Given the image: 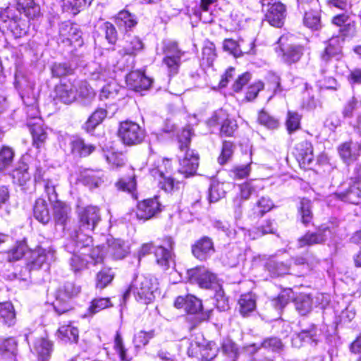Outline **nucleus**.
Here are the masks:
<instances>
[{
	"label": "nucleus",
	"instance_id": "obj_1",
	"mask_svg": "<svg viewBox=\"0 0 361 361\" xmlns=\"http://www.w3.org/2000/svg\"><path fill=\"white\" fill-rule=\"evenodd\" d=\"M56 250L52 246L38 245L34 250H30L27 257L26 267L20 273H15L14 278L27 281L30 278L31 270L48 267L56 260Z\"/></svg>",
	"mask_w": 361,
	"mask_h": 361
},
{
	"label": "nucleus",
	"instance_id": "obj_2",
	"mask_svg": "<svg viewBox=\"0 0 361 361\" xmlns=\"http://www.w3.org/2000/svg\"><path fill=\"white\" fill-rule=\"evenodd\" d=\"M149 161L152 163L149 171L152 176L161 179L159 183L160 188L167 193L172 194L178 191L181 183L176 180L171 176H167L171 169V161L168 159L156 157L154 155L149 157Z\"/></svg>",
	"mask_w": 361,
	"mask_h": 361
},
{
	"label": "nucleus",
	"instance_id": "obj_3",
	"mask_svg": "<svg viewBox=\"0 0 361 361\" xmlns=\"http://www.w3.org/2000/svg\"><path fill=\"white\" fill-rule=\"evenodd\" d=\"M335 195L341 200L357 204L361 200V164H356L352 175L338 187Z\"/></svg>",
	"mask_w": 361,
	"mask_h": 361
},
{
	"label": "nucleus",
	"instance_id": "obj_4",
	"mask_svg": "<svg viewBox=\"0 0 361 361\" xmlns=\"http://www.w3.org/2000/svg\"><path fill=\"white\" fill-rule=\"evenodd\" d=\"M70 237V242L66 244L65 247L68 252L73 253L70 259V266L74 272H77L85 269L88 261L85 258V253L81 252L79 255L76 252L92 245V240L89 235L78 232H75V235H71Z\"/></svg>",
	"mask_w": 361,
	"mask_h": 361
},
{
	"label": "nucleus",
	"instance_id": "obj_5",
	"mask_svg": "<svg viewBox=\"0 0 361 361\" xmlns=\"http://www.w3.org/2000/svg\"><path fill=\"white\" fill-rule=\"evenodd\" d=\"M77 213L79 219L80 231H75L71 235H75V232L86 234L85 232L93 231L101 221L99 209L95 206L78 207ZM87 235L88 234L87 233Z\"/></svg>",
	"mask_w": 361,
	"mask_h": 361
},
{
	"label": "nucleus",
	"instance_id": "obj_6",
	"mask_svg": "<svg viewBox=\"0 0 361 361\" xmlns=\"http://www.w3.org/2000/svg\"><path fill=\"white\" fill-rule=\"evenodd\" d=\"M187 276L191 283H197L202 288L209 289L218 286L216 275L204 267L188 270Z\"/></svg>",
	"mask_w": 361,
	"mask_h": 361
},
{
	"label": "nucleus",
	"instance_id": "obj_7",
	"mask_svg": "<svg viewBox=\"0 0 361 361\" xmlns=\"http://www.w3.org/2000/svg\"><path fill=\"white\" fill-rule=\"evenodd\" d=\"M164 54L163 63L167 67L169 75L177 74L185 52L178 48L177 42L169 41L164 46Z\"/></svg>",
	"mask_w": 361,
	"mask_h": 361
},
{
	"label": "nucleus",
	"instance_id": "obj_8",
	"mask_svg": "<svg viewBox=\"0 0 361 361\" xmlns=\"http://www.w3.org/2000/svg\"><path fill=\"white\" fill-rule=\"evenodd\" d=\"M59 42L65 46L81 47L83 44L82 32L76 24L62 23L59 26Z\"/></svg>",
	"mask_w": 361,
	"mask_h": 361
},
{
	"label": "nucleus",
	"instance_id": "obj_9",
	"mask_svg": "<svg viewBox=\"0 0 361 361\" xmlns=\"http://www.w3.org/2000/svg\"><path fill=\"white\" fill-rule=\"evenodd\" d=\"M167 247L157 246L154 254L156 263L164 270H167L175 265L174 254L173 252V241L171 238L165 239Z\"/></svg>",
	"mask_w": 361,
	"mask_h": 361
},
{
	"label": "nucleus",
	"instance_id": "obj_10",
	"mask_svg": "<svg viewBox=\"0 0 361 361\" xmlns=\"http://www.w3.org/2000/svg\"><path fill=\"white\" fill-rule=\"evenodd\" d=\"M139 288L137 294L144 303H149L154 298V293L158 290L157 279L152 275H142L139 277Z\"/></svg>",
	"mask_w": 361,
	"mask_h": 361
},
{
	"label": "nucleus",
	"instance_id": "obj_11",
	"mask_svg": "<svg viewBox=\"0 0 361 361\" xmlns=\"http://www.w3.org/2000/svg\"><path fill=\"white\" fill-rule=\"evenodd\" d=\"M178 172L188 177L196 173L199 166V157L193 150L186 149L183 152H180Z\"/></svg>",
	"mask_w": 361,
	"mask_h": 361
},
{
	"label": "nucleus",
	"instance_id": "obj_12",
	"mask_svg": "<svg viewBox=\"0 0 361 361\" xmlns=\"http://www.w3.org/2000/svg\"><path fill=\"white\" fill-rule=\"evenodd\" d=\"M342 114L353 127L361 129V100L353 97L343 106Z\"/></svg>",
	"mask_w": 361,
	"mask_h": 361
},
{
	"label": "nucleus",
	"instance_id": "obj_13",
	"mask_svg": "<svg viewBox=\"0 0 361 361\" xmlns=\"http://www.w3.org/2000/svg\"><path fill=\"white\" fill-rule=\"evenodd\" d=\"M210 126L221 124V133L226 136H231L237 128L235 120L227 118V114L223 109L215 111L209 120Z\"/></svg>",
	"mask_w": 361,
	"mask_h": 361
},
{
	"label": "nucleus",
	"instance_id": "obj_14",
	"mask_svg": "<svg viewBox=\"0 0 361 361\" xmlns=\"http://www.w3.org/2000/svg\"><path fill=\"white\" fill-rule=\"evenodd\" d=\"M161 207L157 197L145 200L137 204V219L148 220L161 211Z\"/></svg>",
	"mask_w": 361,
	"mask_h": 361
},
{
	"label": "nucleus",
	"instance_id": "obj_15",
	"mask_svg": "<svg viewBox=\"0 0 361 361\" xmlns=\"http://www.w3.org/2000/svg\"><path fill=\"white\" fill-rule=\"evenodd\" d=\"M267 4L269 8L265 15L266 20L274 27H281L283 25L286 16V6L281 2H274Z\"/></svg>",
	"mask_w": 361,
	"mask_h": 361
},
{
	"label": "nucleus",
	"instance_id": "obj_16",
	"mask_svg": "<svg viewBox=\"0 0 361 361\" xmlns=\"http://www.w3.org/2000/svg\"><path fill=\"white\" fill-rule=\"evenodd\" d=\"M344 42L343 37H333L329 42L322 55V61L327 63L331 59L339 60L342 57V47Z\"/></svg>",
	"mask_w": 361,
	"mask_h": 361
},
{
	"label": "nucleus",
	"instance_id": "obj_17",
	"mask_svg": "<svg viewBox=\"0 0 361 361\" xmlns=\"http://www.w3.org/2000/svg\"><path fill=\"white\" fill-rule=\"evenodd\" d=\"M192 252L197 259L206 260L214 252L212 240L207 236L202 237L192 245Z\"/></svg>",
	"mask_w": 361,
	"mask_h": 361
},
{
	"label": "nucleus",
	"instance_id": "obj_18",
	"mask_svg": "<svg viewBox=\"0 0 361 361\" xmlns=\"http://www.w3.org/2000/svg\"><path fill=\"white\" fill-rule=\"evenodd\" d=\"M331 237V231L329 228H319L316 232H307L298 240L300 247L312 245L325 242Z\"/></svg>",
	"mask_w": 361,
	"mask_h": 361
},
{
	"label": "nucleus",
	"instance_id": "obj_19",
	"mask_svg": "<svg viewBox=\"0 0 361 361\" xmlns=\"http://www.w3.org/2000/svg\"><path fill=\"white\" fill-rule=\"evenodd\" d=\"M217 350V346L212 342L202 345L195 343V347L191 344L188 353L200 357L202 361H210L216 356Z\"/></svg>",
	"mask_w": 361,
	"mask_h": 361
},
{
	"label": "nucleus",
	"instance_id": "obj_20",
	"mask_svg": "<svg viewBox=\"0 0 361 361\" xmlns=\"http://www.w3.org/2000/svg\"><path fill=\"white\" fill-rule=\"evenodd\" d=\"M52 211L56 224L65 227L71 220V207L67 203L58 200L52 202Z\"/></svg>",
	"mask_w": 361,
	"mask_h": 361
},
{
	"label": "nucleus",
	"instance_id": "obj_21",
	"mask_svg": "<svg viewBox=\"0 0 361 361\" xmlns=\"http://www.w3.org/2000/svg\"><path fill=\"white\" fill-rule=\"evenodd\" d=\"M118 135L126 145H134L135 143V123L129 120L121 122Z\"/></svg>",
	"mask_w": 361,
	"mask_h": 361
},
{
	"label": "nucleus",
	"instance_id": "obj_22",
	"mask_svg": "<svg viewBox=\"0 0 361 361\" xmlns=\"http://www.w3.org/2000/svg\"><path fill=\"white\" fill-rule=\"evenodd\" d=\"M56 97L61 102L69 104L76 99L77 90L71 82L61 83L55 88Z\"/></svg>",
	"mask_w": 361,
	"mask_h": 361
},
{
	"label": "nucleus",
	"instance_id": "obj_23",
	"mask_svg": "<svg viewBox=\"0 0 361 361\" xmlns=\"http://www.w3.org/2000/svg\"><path fill=\"white\" fill-rule=\"evenodd\" d=\"M294 154L299 163L303 165L310 164L314 159L312 144L307 141L296 145Z\"/></svg>",
	"mask_w": 361,
	"mask_h": 361
},
{
	"label": "nucleus",
	"instance_id": "obj_24",
	"mask_svg": "<svg viewBox=\"0 0 361 361\" xmlns=\"http://www.w3.org/2000/svg\"><path fill=\"white\" fill-rule=\"evenodd\" d=\"M216 0H200V6L195 9L194 14L204 23H210L214 20L213 8Z\"/></svg>",
	"mask_w": 361,
	"mask_h": 361
},
{
	"label": "nucleus",
	"instance_id": "obj_25",
	"mask_svg": "<svg viewBox=\"0 0 361 361\" xmlns=\"http://www.w3.org/2000/svg\"><path fill=\"white\" fill-rule=\"evenodd\" d=\"M7 27L15 38H20L27 34L30 25L28 20L16 17L8 19Z\"/></svg>",
	"mask_w": 361,
	"mask_h": 361
},
{
	"label": "nucleus",
	"instance_id": "obj_26",
	"mask_svg": "<svg viewBox=\"0 0 361 361\" xmlns=\"http://www.w3.org/2000/svg\"><path fill=\"white\" fill-rule=\"evenodd\" d=\"M319 341L318 330L314 325H312L309 329H303L298 333L293 338V343L298 345V341H303L310 344L317 345Z\"/></svg>",
	"mask_w": 361,
	"mask_h": 361
},
{
	"label": "nucleus",
	"instance_id": "obj_27",
	"mask_svg": "<svg viewBox=\"0 0 361 361\" xmlns=\"http://www.w3.org/2000/svg\"><path fill=\"white\" fill-rule=\"evenodd\" d=\"M16 323V312L11 302L0 303V324L11 326Z\"/></svg>",
	"mask_w": 361,
	"mask_h": 361
},
{
	"label": "nucleus",
	"instance_id": "obj_28",
	"mask_svg": "<svg viewBox=\"0 0 361 361\" xmlns=\"http://www.w3.org/2000/svg\"><path fill=\"white\" fill-rule=\"evenodd\" d=\"M34 217L43 224H47L51 216L47 202L42 198H38L35 203L33 208Z\"/></svg>",
	"mask_w": 361,
	"mask_h": 361
},
{
	"label": "nucleus",
	"instance_id": "obj_29",
	"mask_svg": "<svg viewBox=\"0 0 361 361\" xmlns=\"http://www.w3.org/2000/svg\"><path fill=\"white\" fill-rule=\"evenodd\" d=\"M239 188L240 193L238 197L243 202V201L247 200L252 195L257 194L262 190L264 186L261 181L251 180L240 185Z\"/></svg>",
	"mask_w": 361,
	"mask_h": 361
},
{
	"label": "nucleus",
	"instance_id": "obj_30",
	"mask_svg": "<svg viewBox=\"0 0 361 361\" xmlns=\"http://www.w3.org/2000/svg\"><path fill=\"white\" fill-rule=\"evenodd\" d=\"M266 269L273 276H279L286 274H290L292 266L279 262L274 259H269L265 264Z\"/></svg>",
	"mask_w": 361,
	"mask_h": 361
},
{
	"label": "nucleus",
	"instance_id": "obj_31",
	"mask_svg": "<svg viewBox=\"0 0 361 361\" xmlns=\"http://www.w3.org/2000/svg\"><path fill=\"white\" fill-rule=\"evenodd\" d=\"M71 152L74 154L80 157L89 156L95 149V146L92 144H87L80 137H76L71 142Z\"/></svg>",
	"mask_w": 361,
	"mask_h": 361
},
{
	"label": "nucleus",
	"instance_id": "obj_32",
	"mask_svg": "<svg viewBox=\"0 0 361 361\" xmlns=\"http://www.w3.org/2000/svg\"><path fill=\"white\" fill-rule=\"evenodd\" d=\"M34 350L37 354L39 360L41 361H47L50 357L52 351V344L49 341L41 338L35 341Z\"/></svg>",
	"mask_w": 361,
	"mask_h": 361
},
{
	"label": "nucleus",
	"instance_id": "obj_33",
	"mask_svg": "<svg viewBox=\"0 0 361 361\" xmlns=\"http://www.w3.org/2000/svg\"><path fill=\"white\" fill-rule=\"evenodd\" d=\"M27 126L32 135L33 145L39 148L47 139V133L42 127V121L41 119H38V122L33 123L29 121Z\"/></svg>",
	"mask_w": 361,
	"mask_h": 361
},
{
	"label": "nucleus",
	"instance_id": "obj_34",
	"mask_svg": "<svg viewBox=\"0 0 361 361\" xmlns=\"http://www.w3.org/2000/svg\"><path fill=\"white\" fill-rule=\"evenodd\" d=\"M58 337L64 343H77L78 329L71 324L63 325L58 329Z\"/></svg>",
	"mask_w": 361,
	"mask_h": 361
},
{
	"label": "nucleus",
	"instance_id": "obj_35",
	"mask_svg": "<svg viewBox=\"0 0 361 361\" xmlns=\"http://www.w3.org/2000/svg\"><path fill=\"white\" fill-rule=\"evenodd\" d=\"M102 177L103 173L100 171L87 170L81 175V181L90 188H94L103 182Z\"/></svg>",
	"mask_w": 361,
	"mask_h": 361
},
{
	"label": "nucleus",
	"instance_id": "obj_36",
	"mask_svg": "<svg viewBox=\"0 0 361 361\" xmlns=\"http://www.w3.org/2000/svg\"><path fill=\"white\" fill-rule=\"evenodd\" d=\"M17 9L29 18H34L39 13V7L34 0H17Z\"/></svg>",
	"mask_w": 361,
	"mask_h": 361
},
{
	"label": "nucleus",
	"instance_id": "obj_37",
	"mask_svg": "<svg viewBox=\"0 0 361 361\" xmlns=\"http://www.w3.org/2000/svg\"><path fill=\"white\" fill-rule=\"evenodd\" d=\"M312 298L310 295L301 294L295 298L294 305L298 312L301 315H306L312 308Z\"/></svg>",
	"mask_w": 361,
	"mask_h": 361
},
{
	"label": "nucleus",
	"instance_id": "obj_38",
	"mask_svg": "<svg viewBox=\"0 0 361 361\" xmlns=\"http://www.w3.org/2000/svg\"><path fill=\"white\" fill-rule=\"evenodd\" d=\"M117 25L126 32L130 31L135 25V16L128 11L123 10L118 13L116 19Z\"/></svg>",
	"mask_w": 361,
	"mask_h": 361
},
{
	"label": "nucleus",
	"instance_id": "obj_39",
	"mask_svg": "<svg viewBox=\"0 0 361 361\" xmlns=\"http://www.w3.org/2000/svg\"><path fill=\"white\" fill-rule=\"evenodd\" d=\"M108 253L116 259H121L128 253L123 242L121 240H108Z\"/></svg>",
	"mask_w": 361,
	"mask_h": 361
},
{
	"label": "nucleus",
	"instance_id": "obj_40",
	"mask_svg": "<svg viewBox=\"0 0 361 361\" xmlns=\"http://www.w3.org/2000/svg\"><path fill=\"white\" fill-rule=\"evenodd\" d=\"M238 305L240 314L245 317L255 309L256 301L255 295L251 293L242 295L238 300Z\"/></svg>",
	"mask_w": 361,
	"mask_h": 361
},
{
	"label": "nucleus",
	"instance_id": "obj_41",
	"mask_svg": "<svg viewBox=\"0 0 361 361\" xmlns=\"http://www.w3.org/2000/svg\"><path fill=\"white\" fill-rule=\"evenodd\" d=\"M92 0H63L62 10L73 15L78 14L87 4H90Z\"/></svg>",
	"mask_w": 361,
	"mask_h": 361
},
{
	"label": "nucleus",
	"instance_id": "obj_42",
	"mask_svg": "<svg viewBox=\"0 0 361 361\" xmlns=\"http://www.w3.org/2000/svg\"><path fill=\"white\" fill-rule=\"evenodd\" d=\"M106 116V111L103 109L96 110L88 118L83 126V129L87 133H90L102 122Z\"/></svg>",
	"mask_w": 361,
	"mask_h": 361
},
{
	"label": "nucleus",
	"instance_id": "obj_43",
	"mask_svg": "<svg viewBox=\"0 0 361 361\" xmlns=\"http://www.w3.org/2000/svg\"><path fill=\"white\" fill-rule=\"evenodd\" d=\"M303 22L307 27L317 30L322 27L320 13L318 10H311L305 12Z\"/></svg>",
	"mask_w": 361,
	"mask_h": 361
},
{
	"label": "nucleus",
	"instance_id": "obj_44",
	"mask_svg": "<svg viewBox=\"0 0 361 361\" xmlns=\"http://www.w3.org/2000/svg\"><path fill=\"white\" fill-rule=\"evenodd\" d=\"M221 353L225 357L224 361H235L238 355V348L231 340L226 339L222 343Z\"/></svg>",
	"mask_w": 361,
	"mask_h": 361
},
{
	"label": "nucleus",
	"instance_id": "obj_45",
	"mask_svg": "<svg viewBox=\"0 0 361 361\" xmlns=\"http://www.w3.org/2000/svg\"><path fill=\"white\" fill-rule=\"evenodd\" d=\"M15 156V152L11 147L4 145L0 149V171L11 166Z\"/></svg>",
	"mask_w": 361,
	"mask_h": 361
},
{
	"label": "nucleus",
	"instance_id": "obj_46",
	"mask_svg": "<svg viewBox=\"0 0 361 361\" xmlns=\"http://www.w3.org/2000/svg\"><path fill=\"white\" fill-rule=\"evenodd\" d=\"M283 51V60L290 64L298 61L302 55V48L300 46L290 45Z\"/></svg>",
	"mask_w": 361,
	"mask_h": 361
},
{
	"label": "nucleus",
	"instance_id": "obj_47",
	"mask_svg": "<svg viewBox=\"0 0 361 361\" xmlns=\"http://www.w3.org/2000/svg\"><path fill=\"white\" fill-rule=\"evenodd\" d=\"M28 246L25 240L16 243V245L7 253V259L9 262L16 261L24 256Z\"/></svg>",
	"mask_w": 361,
	"mask_h": 361
},
{
	"label": "nucleus",
	"instance_id": "obj_48",
	"mask_svg": "<svg viewBox=\"0 0 361 361\" xmlns=\"http://www.w3.org/2000/svg\"><path fill=\"white\" fill-rule=\"evenodd\" d=\"M112 306V304L109 298H98L92 300L90 307H88V314L92 316L99 312Z\"/></svg>",
	"mask_w": 361,
	"mask_h": 361
},
{
	"label": "nucleus",
	"instance_id": "obj_49",
	"mask_svg": "<svg viewBox=\"0 0 361 361\" xmlns=\"http://www.w3.org/2000/svg\"><path fill=\"white\" fill-rule=\"evenodd\" d=\"M0 353L6 357H16L17 342L13 338H8L0 343Z\"/></svg>",
	"mask_w": 361,
	"mask_h": 361
},
{
	"label": "nucleus",
	"instance_id": "obj_50",
	"mask_svg": "<svg viewBox=\"0 0 361 361\" xmlns=\"http://www.w3.org/2000/svg\"><path fill=\"white\" fill-rule=\"evenodd\" d=\"M293 293L291 289L283 290L277 298L271 301V305L276 310H282L293 298Z\"/></svg>",
	"mask_w": 361,
	"mask_h": 361
},
{
	"label": "nucleus",
	"instance_id": "obj_51",
	"mask_svg": "<svg viewBox=\"0 0 361 361\" xmlns=\"http://www.w3.org/2000/svg\"><path fill=\"white\" fill-rule=\"evenodd\" d=\"M224 184L219 182H213L209 190V200L210 202H216L225 195Z\"/></svg>",
	"mask_w": 361,
	"mask_h": 361
},
{
	"label": "nucleus",
	"instance_id": "obj_52",
	"mask_svg": "<svg viewBox=\"0 0 361 361\" xmlns=\"http://www.w3.org/2000/svg\"><path fill=\"white\" fill-rule=\"evenodd\" d=\"M69 298L62 295V293L57 294L55 301L53 302L54 308L58 314H62L71 309Z\"/></svg>",
	"mask_w": 361,
	"mask_h": 361
},
{
	"label": "nucleus",
	"instance_id": "obj_53",
	"mask_svg": "<svg viewBox=\"0 0 361 361\" xmlns=\"http://www.w3.org/2000/svg\"><path fill=\"white\" fill-rule=\"evenodd\" d=\"M299 213L301 216V221L303 224H308L312 217L311 211V202L307 199H302L299 207Z\"/></svg>",
	"mask_w": 361,
	"mask_h": 361
},
{
	"label": "nucleus",
	"instance_id": "obj_54",
	"mask_svg": "<svg viewBox=\"0 0 361 361\" xmlns=\"http://www.w3.org/2000/svg\"><path fill=\"white\" fill-rule=\"evenodd\" d=\"M114 279V274L111 269H103L97 275V288H104Z\"/></svg>",
	"mask_w": 361,
	"mask_h": 361
},
{
	"label": "nucleus",
	"instance_id": "obj_55",
	"mask_svg": "<svg viewBox=\"0 0 361 361\" xmlns=\"http://www.w3.org/2000/svg\"><path fill=\"white\" fill-rule=\"evenodd\" d=\"M261 347L275 353H280L283 350V345L280 338L277 337H270L264 339L261 343Z\"/></svg>",
	"mask_w": 361,
	"mask_h": 361
},
{
	"label": "nucleus",
	"instance_id": "obj_56",
	"mask_svg": "<svg viewBox=\"0 0 361 361\" xmlns=\"http://www.w3.org/2000/svg\"><path fill=\"white\" fill-rule=\"evenodd\" d=\"M22 99L25 105L27 106V116L35 120L36 122H38V119H40L38 117L39 111L37 108V99L35 97H32L30 98L29 97H25L24 95H22Z\"/></svg>",
	"mask_w": 361,
	"mask_h": 361
},
{
	"label": "nucleus",
	"instance_id": "obj_57",
	"mask_svg": "<svg viewBox=\"0 0 361 361\" xmlns=\"http://www.w3.org/2000/svg\"><path fill=\"white\" fill-rule=\"evenodd\" d=\"M258 121L261 125L269 129H276L279 126V120L264 111L259 112Z\"/></svg>",
	"mask_w": 361,
	"mask_h": 361
},
{
	"label": "nucleus",
	"instance_id": "obj_58",
	"mask_svg": "<svg viewBox=\"0 0 361 361\" xmlns=\"http://www.w3.org/2000/svg\"><path fill=\"white\" fill-rule=\"evenodd\" d=\"M192 136V128L190 126H187L183 128L181 133L178 135L179 149L180 152L188 149L190 143V137Z\"/></svg>",
	"mask_w": 361,
	"mask_h": 361
},
{
	"label": "nucleus",
	"instance_id": "obj_59",
	"mask_svg": "<svg viewBox=\"0 0 361 361\" xmlns=\"http://www.w3.org/2000/svg\"><path fill=\"white\" fill-rule=\"evenodd\" d=\"M286 124L289 133L298 130L300 127V116L296 112L289 111Z\"/></svg>",
	"mask_w": 361,
	"mask_h": 361
},
{
	"label": "nucleus",
	"instance_id": "obj_60",
	"mask_svg": "<svg viewBox=\"0 0 361 361\" xmlns=\"http://www.w3.org/2000/svg\"><path fill=\"white\" fill-rule=\"evenodd\" d=\"M202 60L205 61L208 66L212 65L216 58L215 45L211 42H206L202 51Z\"/></svg>",
	"mask_w": 361,
	"mask_h": 361
},
{
	"label": "nucleus",
	"instance_id": "obj_61",
	"mask_svg": "<svg viewBox=\"0 0 361 361\" xmlns=\"http://www.w3.org/2000/svg\"><path fill=\"white\" fill-rule=\"evenodd\" d=\"M100 30L104 33L105 38L109 43L111 44H115L117 39V32L113 24L109 22L104 23L101 25Z\"/></svg>",
	"mask_w": 361,
	"mask_h": 361
},
{
	"label": "nucleus",
	"instance_id": "obj_62",
	"mask_svg": "<svg viewBox=\"0 0 361 361\" xmlns=\"http://www.w3.org/2000/svg\"><path fill=\"white\" fill-rule=\"evenodd\" d=\"M152 79L142 71L137 70V92L147 90L151 87Z\"/></svg>",
	"mask_w": 361,
	"mask_h": 361
},
{
	"label": "nucleus",
	"instance_id": "obj_63",
	"mask_svg": "<svg viewBox=\"0 0 361 361\" xmlns=\"http://www.w3.org/2000/svg\"><path fill=\"white\" fill-rule=\"evenodd\" d=\"M202 308V302L196 297L188 295H187L186 305L185 310L190 314H196Z\"/></svg>",
	"mask_w": 361,
	"mask_h": 361
},
{
	"label": "nucleus",
	"instance_id": "obj_64",
	"mask_svg": "<svg viewBox=\"0 0 361 361\" xmlns=\"http://www.w3.org/2000/svg\"><path fill=\"white\" fill-rule=\"evenodd\" d=\"M78 92L79 96L86 100L87 104L90 103L95 97L93 89L85 81L80 82Z\"/></svg>",
	"mask_w": 361,
	"mask_h": 361
}]
</instances>
